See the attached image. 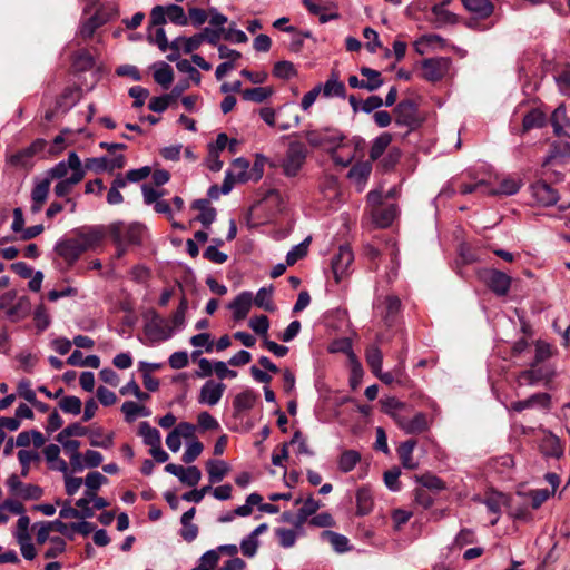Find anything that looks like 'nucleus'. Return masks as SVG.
<instances>
[{
  "label": "nucleus",
  "instance_id": "obj_1",
  "mask_svg": "<svg viewBox=\"0 0 570 570\" xmlns=\"http://www.w3.org/2000/svg\"><path fill=\"white\" fill-rule=\"evenodd\" d=\"M144 320V333L150 343L164 342L173 336V328L155 309H148Z\"/></svg>",
  "mask_w": 570,
  "mask_h": 570
},
{
  "label": "nucleus",
  "instance_id": "obj_2",
  "mask_svg": "<svg viewBox=\"0 0 570 570\" xmlns=\"http://www.w3.org/2000/svg\"><path fill=\"white\" fill-rule=\"evenodd\" d=\"M114 244L139 245L142 239L144 226L138 223L125 224L114 222L108 226Z\"/></svg>",
  "mask_w": 570,
  "mask_h": 570
},
{
  "label": "nucleus",
  "instance_id": "obj_3",
  "mask_svg": "<svg viewBox=\"0 0 570 570\" xmlns=\"http://www.w3.org/2000/svg\"><path fill=\"white\" fill-rule=\"evenodd\" d=\"M308 150L301 141H292L282 160L283 174L286 177H295L301 171L307 158Z\"/></svg>",
  "mask_w": 570,
  "mask_h": 570
},
{
  "label": "nucleus",
  "instance_id": "obj_4",
  "mask_svg": "<svg viewBox=\"0 0 570 570\" xmlns=\"http://www.w3.org/2000/svg\"><path fill=\"white\" fill-rule=\"evenodd\" d=\"M393 114L395 125L407 129L405 135L417 129L422 124L417 112V106L411 99L400 101L393 109Z\"/></svg>",
  "mask_w": 570,
  "mask_h": 570
},
{
  "label": "nucleus",
  "instance_id": "obj_5",
  "mask_svg": "<svg viewBox=\"0 0 570 570\" xmlns=\"http://www.w3.org/2000/svg\"><path fill=\"white\" fill-rule=\"evenodd\" d=\"M537 443H539V450L547 461L558 462L564 454L560 439L550 431H537Z\"/></svg>",
  "mask_w": 570,
  "mask_h": 570
},
{
  "label": "nucleus",
  "instance_id": "obj_6",
  "mask_svg": "<svg viewBox=\"0 0 570 570\" xmlns=\"http://www.w3.org/2000/svg\"><path fill=\"white\" fill-rule=\"evenodd\" d=\"M451 67V59L448 57L429 58L422 61V77L430 81L436 82L443 79Z\"/></svg>",
  "mask_w": 570,
  "mask_h": 570
},
{
  "label": "nucleus",
  "instance_id": "obj_7",
  "mask_svg": "<svg viewBox=\"0 0 570 570\" xmlns=\"http://www.w3.org/2000/svg\"><path fill=\"white\" fill-rule=\"evenodd\" d=\"M481 278L497 296L507 295L511 286V277L504 272L494 268L484 269Z\"/></svg>",
  "mask_w": 570,
  "mask_h": 570
},
{
  "label": "nucleus",
  "instance_id": "obj_8",
  "mask_svg": "<svg viewBox=\"0 0 570 570\" xmlns=\"http://www.w3.org/2000/svg\"><path fill=\"white\" fill-rule=\"evenodd\" d=\"M354 261V255L348 245H341L337 253L331 259V267L336 283L347 274L350 266Z\"/></svg>",
  "mask_w": 570,
  "mask_h": 570
},
{
  "label": "nucleus",
  "instance_id": "obj_9",
  "mask_svg": "<svg viewBox=\"0 0 570 570\" xmlns=\"http://www.w3.org/2000/svg\"><path fill=\"white\" fill-rule=\"evenodd\" d=\"M375 308L383 318L386 326H393L396 322V316L401 311V301L396 295H387L383 298H377Z\"/></svg>",
  "mask_w": 570,
  "mask_h": 570
},
{
  "label": "nucleus",
  "instance_id": "obj_10",
  "mask_svg": "<svg viewBox=\"0 0 570 570\" xmlns=\"http://www.w3.org/2000/svg\"><path fill=\"white\" fill-rule=\"evenodd\" d=\"M557 348L541 340H537V382L541 380L548 381L553 374L554 370L550 366H539V363L550 358Z\"/></svg>",
  "mask_w": 570,
  "mask_h": 570
},
{
  "label": "nucleus",
  "instance_id": "obj_11",
  "mask_svg": "<svg viewBox=\"0 0 570 570\" xmlns=\"http://www.w3.org/2000/svg\"><path fill=\"white\" fill-rule=\"evenodd\" d=\"M395 422L406 434H420L429 429L426 414L419 412L413 417L395 415Z\"/></svg>",
  "mask_w": 570,
  "mask_h": 570
},
{
  "label": "nucleus",
  "instance_id": "obj_12",
  "mask_svg": "<svg viewBox=\"0 0 570 570\" xmlns=\"http://www.w3.org/2000/svg\"><path fill=\"white\" fill-rule=\"evenodd\" d=\"M55 252L69 265H73L83 253L76 238L60 239L55 245Z\"/></svg>",
  "mask_w": 570,
  "mask_h": 570
},
{
  "label": "nucleus",
  "instance_id": "obj_13",
  "mask_svg": "<svg viewBox=\"0 0 570 570\" xmlns=\"http://www.w3.org/2000/svg\"><path fill=\"white\" fill-rule=\"evenodd\" d=\"M105 237V228L102 226H91L83 230L77 232L78 244L82 252H87L88 249H92L98 246Z\"/></svg>",
  "mask_w": 570,
  "mask_h": 570
},
{
  "label": "nucleus",
  "instance_id": "obj_14",
  "mask_svg": "<svg viewBox=\"0 0 570 570\" xmlns=\"http://www.w3.org/2000/svg\"><path fill=\"white\" fill-rule=\"evenodd\" d=\"M225 389L226 385L224 383L209 380L202 386L198 402L214 406L220 401Z\"/></svg>",
  "mask_w": 570,
  "mask_h": 570
},
{
  "label": "nucleus",
  "instance_id": "obj_15",
  "mask_svg": "<svg viewBox=\"0 0 570 570\" xmlns=\"http://www.w3.org/2000/svg\"><path fill=\"white\" fill-rule=\"evenodd\" d=\"M570 157V144L567 141H554L550 146L549 154L542 161V167L557 166Z\"/></svg>",
  "mask_w": 570,
  "mask_h": 570
},
{
  "label": "nucleus",
  "instance_id": "obj_16",
  "mask_svg": "<svg viewBox=\"0 0 570 570\" xmlns=\"http://www.w3.org/2000/svg\"><path fill=\"white\" fill-rule=\"evenodd\" d=\"M253 304V294L248 291H244L238 294L228 305V308L233 312V318L235 321L244 320Z\"/></svg>",
  "mask_w": 570,
  "mask_h": 570
},
{
  "label": "nucleus",
  "instance_id": "obj_17",
  "mask_svg": "<svg viewBox=\"0 0 570 570\" xmlns=\"http://www.w3.org/2000/svg\"><path fill=\"white\" fill-rule=\"evenodd\" d=\"M49 179L42 178V179H35V186L31 190V212L38 213L41 210L42 205L48 198L49 190H50Z\"/></svg>",
  "mask_w": 570,
  "mask_h": 570
},
{
  "label": "nucleus",
  "instance_id": "obj_18",
  "mask_svg": "<svg viewBox=\"0 0 570 570\" xmlns=\"http://www.w3.org/2000/svg\"><path fill=\"white\" fill-rule=\"evenodd\" d=\"M108 17L101 11L95 12L91 17L82 20L79 26V36L83 39L91 38L96 30L107 23Z\"/></svg>",
  "mask_w": 570,
  "mask_h": 570
},
{
  "label": "nucleus",
  "instance_id": "obj_19",
  "mask_svg": "<svg viewBox=\"0 0 570 570\" xmlns=\"http://www.w3.org/2000/svg\"><path fill=\"white\" fill-rule=\"evenodd\" d=\"M464 8L480 19L489 18L494 11V4L490 0H461Z\"/></svg>",
  "mask_w": 570,
  "mask_h": 570
},
{
  "label": "nucleus",
  "instance_id": "obj_20",
  "mask_svg": "<svg viewBox=\"0 0 570 570\" xmlns=\"http://www.w3.org/2000/svg\"><path fill=\"white\" fill-rule=\"evenodd\" d=\"M553 128V132L558 137L568 136L564 128L569 125L564 104L559 105L551 114L549 119Z\"/></svg>",
  "mask_w": 570,
  "mask_h": 570
},
{
  "label": "nucleus",
  "instance_id": "obj_21",
  "mask_svg": "<svg viewBox=\"0 0 570 570\" xmlns=\"http://www.w3.org/2000/svg\"><path fill=\"white\" fill-rule=\"evenodd\" d=\"M416 446V441L411 439L402 442L397 448V455L401 460L403 468L414 470L419 466L417 462L413 459V451Z\"/></svg>",
  "mask_w": 570,
  "mask_h": 570
},
{
  "label": "nucleus",
  "instance_id": "obj_22",
  "mask_svg": "<svg viewBox=\"0 0 570 570\" xmlns=\"http://www.w3.org/2000/svg\"><path fill=\"white\" fill-rule=\"evenodd\" d=\"M544 480L550 484V489H537L535 492V502L537 508L541 505L543 502H546L548 499H550L552 495H554L559 484H560V476L559 474L554 472H548L544 474Z\"/></svg>",
  "mask_w": 570,
  "mask_h": 570
},
{
  "label": "nucleus",
  "instance_id": "obj_23",
  "mask_svg": "<svg viewBox=\"0 0 570 570\" xmlns=\"http://www.w3.org/2000/svg\"><path fill=\"white\" fill-rule=\"evenodd\" d=\"M153 68H154V80L158 85H160L164 89H168L174 80L173 68L164 61L154 63Z\"/></svg>",
  "mask_w": 570,
  "mask_h": 570
},
{
  "label": "nucleus",
  "instance_id": "obj_24",
  "mask_svg": "<svg viewBox=\"0 0 570 570\" xmlns=\"http://www.w3.org/2000/svg\"><path fill=\"white\" fill-rule=\"evenodd\" d=\"M559 200V195L556 189L549 186L543 180H537V203L543 206H552Z\"/></svg>",
  "mask_w": 570,
  "mask_h": 570
},
{
  "label": "nucleus",
  "instance_id": "obj_25",
  "mask_svg": "<svg viewBox=\"0 0 570 570\" xmlns=\"http://www.w3.org/2000/svg\"><path fill=\"white\" fill-rule=\"evenodd\" d=\"M257 395L252 390H245L238 393L233 402L235 414L238 415L244 411L250 410L255 402Z\"/></svg>",
  "mask_w": 570,
  "mask_h": 570
},
{
  "label": "nucleus",
  "instance_id": "obj_26",
  "mask_svg": "<svg viewBox=\"0 0 570 570\" xmlns=\"http://www.w3.org/2000/svg\"><path fill=\"white\" fill-rule=\"evenodd\" d=\"M206 471L210 483L220 482L228 472V465L223 460H209L206 463Z\"/></svg>",
  "mask_w": 570,
  "mask_h": 570
},
{
  "label": "nucleus",
  "instance_id": "obj_27",
  "mask_svg": "<svg viewBox=\"0 0 570 570\" xmlns=\"http://www.w3.org/2000/svg\"><path fill=\"white\" fill-rule=\"evenodd\" d=\"M393 140V136L390 132H382L372 142L370 149V159L372 161L377 160L383 156L384 151L387 149L390 144Z\"/></svg>",
  "mask_w": 570,
  "mask_h": 570
},
{
  "label": "nucleus",
  "instance_id": "obj_28",
  "mask_svg": "<svg viewBox=\"0 0 570 570\" xmlns=\"http://www.w3.org/2000/svg\"><path fill=\"white\" fill-rule=\"evenodd\" d=\"M396 207L394 205H390L384 208H377L373 212V220L374 223L381 227L386 228L392 225L394 218L396 217Z\"/></svg>",
  "mask_w": 570,
  "mask_h": 570
},
{
  "label": "nucleus",
  "instance_id": "obj_29",
  "mask_svg": "<svg viewBox=\"0 0 570 570\" xmlns=\"http://www.w3.org/2000/svg\"><path fill=\"white\" fill-rule=\"evenodd\" d=\"M361 461V454L356 450H344L337 461V465L341 472L348 473L356 464Z\"/></svg>",
  "mask_w": 570,
  "mask_h": 570
},
{
  "label": "nucleus",
  "instance_id": "obj_30",
  "mask_svg": "<svg viewBox=\"0 0 570 570\" xmlns=\"http://www.w3.org/2000/svg\"><path fill=\"white\" fill-rule=\"evenodd\" d=\"M373 509V497L368 489L360 488L356 491V514L366 515Z\"/></svg>",
  "mask_w": 570,
  "mask_h": 570
},
{
  "label": "nucleus",
  "instance_id": "obj_31",
  "mask_svg": "<svg viewBox=\"0 0 570 570\" xmlns=\"http://www.w3.org/2000/svg\"><path fill=\"white\" fill-rule=\"evenodd\" d=\"M435 19L433 21L436 28H441L445 24H454L458 22V17L453 12L449 11L443 4H434L431 8Z\"/></svg>",
  "mask_w": 570,
  "mask_h": 570
},
{
  "label": "nucleus",
  "instance_id": "obj_32",
  "mask_svg": "<svg viewBox=\"0 0 570 570\" xmlns=\"http://www.w3.org/2000/svg\"><path fill=\"white\" fill-rule=\"evenodd\" d=\"M139 435L144 439V443L149 445L150 449L161 444L160 432L146 421L139 424Z\"/></svg>",
  "mask_w": 570,
  "mask_h": 570
},
{
  "label": "nucleus",
  "instance_id": "obj_33",
  "mask_svg": "<svg viewBox=\"0 0 570 570\" xmlns=\"http://www.w3.org/2000/svg\"><path fill=\"white\" fill-rule=\"evenodd\" d=\"M273 286L262 287L256 293L255 297H253V303L267 312H274L275 305L273 304Z\"/></svg>",
  "mask_w": 570,
  "mask_h": 570
},
{
  "label": "nucleus",
  "instance_id": "obj_34",
  "mask_svg": "<svg viewBox=\"0 0 570 570\" xmlns=\"http://www.w3.org/2000/svg\"><path fill=\"white\" fill-rule=\"evenodd\" d=\"M371 171V161H360L351 167L347 176L358 184H364L368 179Z\"/></svg>",
  "mask_w": 570,
  "mask_h": 570
},
{
  "label": "nucleus",
  "instance_id": "obj_35",
  "mask_svg": "<svg viewBox=\"0 0 570 570\" xmlns=\"http://www.w3.org/2000/svg\"><path fill=\"white\" fill-rule=\"evenodd\" d=\"M483 503L489 512L495 514V518L490 521V524L494 525L499 520L498 515L501 511L502 504L504 503V495L502 493L492 492L487 495Z\"/></svg>",
  "mask_w": 570,
  "mask_h": 570
},
{
  "label": "nucleus",
  "instance_id": "obj_36",
  "mask_svg": "<svg viewBox=\"0 0 570 570\" xmlns=\"http://www.w3.org/2000/svg\"><path fill=\"white\" fill-rule=\"evenodd\" d=\"M323 95L325 97H340L344 98L346 95V88L343 82H341L337 77L333 73L331 78L324 83L322 87Z\"/></svg>",
  "mask_w": 570,
  "mask_h": 570
},
{
  "label": "nucleus",
  "instance_id": "obj_37",
  "mask_svg": "<svg viewBox=\"0 0 570 570\" xmlns=\"http://www.w3.org/2000/svg\"><path fill=\"white\" fill-rule=\"evenodd\" d=\"M321 508V502L315 500L312 495L308 497L304 502L302 508L297 511V523L304 524L307 519L315 514L316 511Z\"/></svg>",
  "mask_w": 570,
  "mask_h": 570
},
{
  "label": "nucleus",
  "instance_id": "obj_38",
  "mask_svg": "<svg viewBox=\"0 0 570 570\" xmlns=\"http://www.w3.org/2000/svg\"><path fill=\"white\" fill-rule=\"evenodd\" d=\"M365 358L373 374H377L382 368L383 354L377 345H371L366 348Z\"/></svg>",
  "mask_w": 570,
  "mask_h": 570
},
{
  "label": "nucleus",
  "instance_id": "obj_39",
  "mask_svg": "<svg viewBox=\"0 0 570 570\" xmlns=\"http://www.w3.org/2000/svg\"><path fill=\"white\" fill-rule=\"evenodd\" d=\"M80 174H71L70 177L59 180L55 186V194L57 197L68 196L72 188L81 181Z\"/></svg>",
  "mask_w": 570,
  "mask_h": 570
},
{
  "label": "nucleus",
  "instance_id": "obj_40",
  "mask_svg": "<svg viewBox=\"0 0 570 570\" xmlns=\"http://www.w3.org/2000/svg\"><path fill=\"white\" fill-rule=\"evenodd\" d=\"M323 537L330 541L336 552L343 553L350 550V540L345 535L326 530Z\"/></svg>",
  "mask_w": 570,
  "mask_h": 570
},
{
  "label": "nucleus",
  "instance_id": "obj_41",
  "mask_svg": "<svg viewBox=\"0 0 570 570\" xmlns=\"http://www.w3.org/2000/svg\"><path fill=\"white\" fill-rule=\"evenodd\" d=\"M557 87L561 95L570 97V65H566L554 75Z\"/></svg>",
  "mask_w": 570,
  "mask_h": 570
},
{
  "label": "nucleus",
  "instance_id": "obj_42",
  "mask_svg": "<svg viewBox=\"0 0 570 570\" xmlns=\"http://www.w3.org/2000/svg\"><path fill=\"white\" fill-rule=\"evenodd\" d=\"M297 71L293 62L287 60L277 61L273 68V76L279 79H291L295 77Z\"/></svg>",
  "mask_w": 570,
  "mask_h": 570
},
{
  "label": "nucleus",
  "instance_id": "obj_43",
  "mask_svg": "<svg viewBox=\"0 0 570 570\" xmlns=\"http://www.w3.org/2000/svg\"><path fill=\"white\" fill-rule=\"evenodd\" d=\"M273 94V90L268 87H255L250 89H245L242 92L243 99L254 102H263L265 101L271 95Z\"/></svg>",
  "mask_w": 570,
  "mask_h": 570
},
{
  "label": "nucleus",
  "instance_id": "obj_44",
  "mask_svg": "<svg viewBox=\"0 0 570 570\" xmlns=\"http://www.w3.org/2000/svg\"><path fill=\"white\" fill-rule=\"evenodd\" d=\"M360 72L366 78L365 83H370L373 87L367 88L368 91H375L383 86L384 80L381 72L370 67H361Z\"/></svg>",
  "mask_w": 570,
  "mask_h": 570
},
{
  "label": "nucleus",
  "instance_id": "obj_45",
  "mask_svg": "<svg viewBox=\"0 0 570 570\" xmlns=\"http://www.w3.org/2000/svg\"><path fill=\"white\" fill-rule=\"evenodd\" d=\"M415 480L417 483H420L424 489L434 490V491H442L445 489V483L442 479L439 476L425 473L420 476H415Z\"/></svg>",
  "mask_w": 570,
  "mask_h": 570
},
{
  "label": "nucleus",
  "instance_id": "obj_46",
  "mask_svg": "<svg viewBox=\"0 0 570 570\" xmlns=\"http://www.w3.org/2000/svg\"><path fill=\"white\" fill-rule=\"evenodd\" d=\"M309 238H306L302 243L292 247V249L286 254V264L288 266L294 265L297 261L302 259L306 256L308 249Z\"/></svg>",
  "mask_w": 570,
  "mask_h": 570
},
{
  "label": "nucleus",
  "instance_id": "obj_47",
  "mask_svg": "<svg viewBox=\"0 0 570 570\" xmlns=\"http://www.w3.org/2000/svg\"><path fill=\"white\" fill-rule=\"evenodd\" d=\"M219 561L217 550L210 549L206 551L198 560L197 570H214Z\"/></svg>",
  "mask_w": 570,
  "mask_h": 570
},
{
  "label": "nucleus",
  "instance_id": "obj_48",
  "mask_svg": "<svg viewBox=\"0 0 570 570\" xmlns=\"http://www.w3.org/2000/svg\"><path fill=\"white\" fill-rule=\"evenodd\" d=\"M168 19L177 26H187L188 17L185 14L183 7L178 4H168L167 7Z\"/></svg>",
  "mask_w": 570,
  "mask_h": 570
},
{
  "label": "nucleus",
  "instance_id": "obj_49",
  "mask_svg": "<svg viewBox=\"0 0 570 570\" xmlns=\"http://www.w3.org/2000/svg\"><path fill=\"white\" fill-rule=\"evenodd\" d=\"M202 479V472L196 465H189L183 469L179 481L188 487H195Z\"/></svg>",
  "mask_w": 570,
  "mask_h": 570
},
{
  "label": "nucleus",
  "instance_id": "obj_50",
  "mask_svg": "<svg viewBox=\"0 0 570 570\" xmlns=\"http://www.w3.org/2000/svg\"><path fill=\"white\" fill-rule=\"evenodd\" d=\"M81 400L78 396H65L59 402V407L65 413L78 415L81 412Z\"/></svg>",
  "mask_w": 570,
  "mask_h": 570
},
{
  "label": "nucleus",
  "instance_id": "obj_51",
  "mask_svg": "<svg viewBox=\"0 0 570 570\" xmlns=\"http://www.w3.org/2000/svg\"><path fill=\"white\" fill-rule=\"evenodd\" d=\"M114 444V433L102 436L100 429L91 432L90 445L95 448L110 449Z\"/></svg>",
  "mask_w": 570,
  "mask_h": 570
},
{
  "label": "nucleus",
  "instance_id": "obj_52",
  "mask_svg": "<svg viewBox=\"0 0 570 570\" xmlns=\"http://www.w3.org/2000/svg\"><path fill=\"white\" fill-rule=\"evenodd\" d=\"M35 155V145H30L29 147L13 154L10 157V163L13 166L26 167L29 163V159Z\"/></svg>",
  "mask_w": 570,
  "mask_h": 570
},
{
  "label": "nucleus",
  "instance_id": "obj_53",
  "mask_svg": "<svg viewBox=\"0 0 570 570\" xmlns=\"http://www.w3.org/2000/svg\"><path fill=\"white\" fill-rule=\"evenodd\" d=\"M249 161L243 157L236 158L233 161V170L235 171V176L239 183H246L249 179L248 170Z\"/></svg>",
  "mask_w": 570,
  "mask_h": 570
},
{
  "label": "nucleus",
  "instance_id": "obj_54",
  "mask_svg": "<svg viewBox=\"0 0 570 570\" xmlns=\"http://www.w3.org/2000/svg\"><path fill=\"white\" fill-rule=\"evenodd\" d=\"M460 193L462 195H468L472 193H480L482 195H489L492 191V188L489 187V185L484 180H480L475 184H461L460 185Z\"/></svg>",
  "mask_w": 570,
  "mask_h": 570
},
{
  "label": "nucleus",
  "instance_id": "obj_55",
  "mask_svg": "<svg viewBox=\"0 0 570 570\" xmlns=\"http://www.w3.org/2000/svg\"><path fill=\"white\" fill-rule=\"evenodd\" d=\"M400 475L401 470L397 466H394L384 472V483L389 490L396 492L401 489V484L399 482Z\"/></svg>",
  "mask_w": 570,
  "mask_h": 570
},
{
  "label": "nucleus",
  "instance_id": "obj_56",
  "mask_svg": "<svg viewBox=\"0 0 570 570\" xmlns=\"http://www.w3.org/2000/svg\"><path fill=\"white\" fill-rule=\"evenodd\" d=\"M66 550V542L60 537L50 538V547L45 552V558L53 559Z\"/></svg>",
  "mask_w": 570,
  "mask_h": 570
},
{
  "label": "nucleus",
  "instance_id": "obj_57",
  "mask_svg": "<svg viewBox=\"0 0 570 570\" xmlns=\"http://www.w3.org/2000/svg\"><path fill=\"white\" fill-rule=\"evenodd\" d=\"M223 32H225V28H204L199 33L202 36V41H207L212 46H217L220 40V37L223 36Z\"/></svg>",
  "mask_w": 570,
  "mask_h": 570
},
{
  "label": "nucleus",
  "instance_id": "obj_58",
  "mask_svg": "<svg viewBox=\"0 0 570 570\" xmlns=\"http://www.w3.org/2000/svg\"><path fill=\"white\" fill-rule=\"evenodd\" d=\"M249 327L258 335H267L269 320L266 315L254 316L249 320Z\"/></svg>",
  "mask_w": 570,
  "mask_h": 570
},
{
  "label": "nucleus",
  "instance_id": "obj_59",
  "mask_svg": "<svg viewBox=\"0 0 570 570\" xmlns=\"http://www.w3.org/2000/svg\"><path fill=\"white\" fill-rule=\"evenodd\" d=\"M147 38L148 41L156 45L160 51L165 52L168 49V40L164 28L158 27L154 33L149 32Z\"/></svg>",
  "mask_w": 570,
  "mask_h": 570
},
{
  "label": "nucleus",
  "instance_id": "obj_60",
  "mask_svg": "<svg viewBox=\"0 0 570 570\" xmlns=\"http://www.w3.org/2000/svg\"><path fill=\"white\" fill-rule=\"evenodd\" d=\"M203 443L200 441H194L189 443L183 454V461L187 464L194 462L203 452Z\"/></svg>",
  "mask_w": 570,
  "mask_h": 570
},
{
  "label": "nucleus",
  "instance_id": "obj_61",
  "mask_svg": "<svg viewBox=\"0 0 570 570\" xmlns=\"http://www.w3.org/2000/svg\"><path fill=\"white\" fill-rule=\"evenodd\" d=\"M401 156H402V153H401L400 148L393 147L382 158L380 164L384 168V170H391L400 161Z\"/></svg>",
  "mask_w": 570,
  "mask_h": 570
},
{
  "label": "nucleus",
  "instance_id": "obj_62",
  "mask_svg": "<svg viewBox=\"0 0 570 570\" xmlns=\"http://www.w3.org/2000/svg\"><path fill=\"white\" fill-rule=\"evenodd\" d=\"M276 535L279 540V544L283 548H291L296 542V532L292 529L278 528L276 529Z\"/></svg>",
  "mask_w": 570,
  "mask_h": 570
},
{
  "label": "nucleus",
  "instance_id": "obj_63",
  "mask_svg": "<svg viewBox=\"0 0 570 570\" xmlns=\"http://www.w3.org/2000/svg\"><path fill=\"white\" fill-rule=\"evenodd\" d=\"M18 395L24 399L27 402H36V392L31 389V382L28 379L19 381L17 386Z\"/></svg>",
  "mask_w": 570,
  "mask_h": 570
},
{
  "label": "nucleus",
  "instance_id": "obj_64",
  "mask_svg": "<svg viewBox=\"0 0 570 570\" xmlns=\"http://www.w3.org/2000/svg\"><path fill=\"white\" fill-rule=\"evenodd\" d=\"M259 541L248 534L240 541L242 553L247 558H253L257 553Z\"/></svg>",
  "mask_w": 570,
  "mask_h": 570
}]
</instances>
